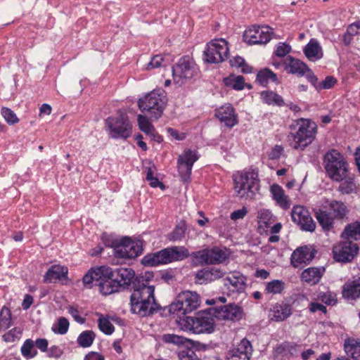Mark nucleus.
Returning a JSON list of instances; mask_svg holds the SVG:
<instances>
[{"instance_id":"1","label":"nucleus","mask_w":360,"mask_h":360,"mask_svg":"<svg viewBox=\"0 0 360 360\" xmlns=\"http://www.w3.org/2000/svg\"><path fill=\"white\" fill-rule=\"evenodd\" d=\"M148 277H141L136 280L133 292L130 296L131 311L141 317H146L156 314L162 307L156 302L153 285H149Z\"/></svg>"},{"instance_id":"2","label":"nucleus","mask_w":360,"mask_h":360,"mask_svg":"<svg viewBox=\"0 0 360 360\" xmlns=\"http://www.w3.org/2000/svg\"><path fill=\"white\" fill-rule=\"evenodd\" d=\"M214 319L225 320V305L210 307L195 316L179 317V324L184 330L195 334L211 333L214 330Z\"/></svg>"},{"instance_id":"3","label":"nucleus","mask_w":360,"mask_h":360,"mask_svg":"<svg viewBox=\"0 0 360 360\" xmlns=\"http://www.w3.org/2000/svg\"><path fill=\"white\" fill-rule=\"evenodd\" d=\"M290 132L288 135L289 146L295 149L304 150L311 144L317 134V125L310 119L298 118L289 125Z\"/></svg>"},{"instance_id":"4","label":"nucleus","mask_w":360,"mask_h":360,"mask_svg":"<svg viewBox=\"0 0 360 360\" xmlns=\"http://www.w3.org/2000/svg\"><path fill=\"white\" fill-rule=\"evenodd\" d=\"M325 210L316 208L314 210V216L322 229L330 231L334 228L335 221H342L347 219L349 210L346 204L338 200H325Z\"/></svg>"},{"instance_id":"5","label":"nucleus","mask_w":360,"mask_h":360,"mask_svg":"<svg viewBox=\"0 0 360 360\" xmlns=\"http://www.w3.org/2000/svg\"><path fill=\"white\" fill-rule=\"evenodd\" d=\"M233 191L237 197L245 200H255L259 193L260 180L258 172L253 169L237 171L232 175Z\"/></svg>"},{"instance_id":"6","label":"nucleus","mask_w":360,"mask_h":360,"mask_svg":"<svg viewBox=\"0 0 360 360\" xmlns=\"http://www.w3.org/2000/svg\"><path fill=\"white\" fill-rule=\"evenodd\" d=\"M109 266H101L92 268L84 276L82 281L86 288H91L93 286H98L101 293L108 295L119 292V283L115 281V278L109 274H105V269Z\"/></svg>"},{"instance_id":"7","label":"nucleus","mask_w":360,"mask_h":360,"mask_svg":"<svg viewBox=\"0 0 360 360\" xmlns=\"http://www.w3.org/2000/svg\"><path fill=\"white\" fill-rule=\"evenodd\" d=\"M189 255L188 249L184 246H171L146 255L141 259V264L144 266H158L181 261Z\"/></svg>"},{"instance_id":"8","label":"nucleus","mask_w":360,"mask_h":360,"mask_svg":"<svg viewBox=\"0 0 360 360\" xmlns=\"http://www.w3.org/2000/svg\"><path fill=\"white\" fill-rule=\"evenodd\" d=\"M167 103L166 92L162 89L151 91L138 101L140 110L148 115L152 120H158L162 117Z\"/></svg>"},{"instance_id":"9","label":"nucleus","mask_w":360,"mask_h":360,"mask_svg":"<svg viewBox=\"0 0 360 360\" xmlns=\"http://www.w3.org/2000/svg\"><path fill=\"white\" fill-rule=\"evenodd\" d=\"M326 174L332 181H341L349 172V163L344 155L336 149L328 150L323 158Z\"/></svg>"},{"instance_id":"10","label":"nucleus","mask_w":360,"mask_h":360,"mask_svg":"<svg viewBox=\"0 0 360 360\" xmlns=\"http://www.w3.org/2000/svg\"><path fill=\"white\" fill-rule=\"evenodd\" d=\"M200 304V296L195 292L186 290L179 293L175 300L167 307L170 314L180 313L186 315L195 310Z\"/></svg>"},{"instance_id":"11","label":"nucleus","mask_w":360,"mask_h":360,"mask_svg":"<svg viewBox=\"0 0 360 360\" xmlns=\"http://www.w3.org/2000/svg\"><path fill=\"white\" fill-rule=\"evenodd\" d=\"M109 135L112 139H127L131 134V124L128 116L120 113L117 117H109L105 120Z\"/></svg>"},{"instance_id":"12","label":"nucleus","mask_w":360,"mask_h":360,"mask_svg":"<svg viewBox=\"0 0 360 360\" xmlns=\"http://www.w3.org/2000/svg\"><path fill=\"white\" fill-rule=\"evenodd\" d=\"M197 73L195 63L188 57L184 56L172 66L174 82L181 86L191 79Z\"/></svg>"},{"instance_id":"13","label":"nucleus","mask_w":360,"mask_h":360,"mask_svg":"<svg viewBox=\"0 0 360 360\" xmlns=\"http://www.w3.org/2000/svg\"><path fill=\"white\" fill-rule=\"evenodd\" d=\"M225 39L217 38L207 43L202 55V60L205 64H219L224 60Z\"/></svg>"},{"instance_id":"14","label":"nucleus","mask_w":360,"mask_h":360,"mask_svg":"<svg viewBox=\"0 0 360 360\" xmlns=\"http://www.w3.org/2000/svg\"><path fill=\"white\" fill-rule=\"evenodd\" d=\"M142 251L141 240H133L131 238L125 236L120 239L113 255L117 258L133 259L140 255Z\"/></svg>"},{"instance_id":"15","label":"nucleus","mask_w":360,"mask_h":360,"mask_svg":"<svg viewBox=\"0 0 360 360\" xmlns=\"http://www.w3.org/2000/svg\"><path fill=\"white\" fill-rule=\"evenodd\" d=\"M105 274H110L115 278V281L119 283L120 289H129L134 288V283L136 279L141 277H148L147 274L136 276L135 271L131 268L119 267L105 269Z\"/></svg>"},{"instance_id":"16","label":"nucleus","mask_w":360,"mask_h":360,"mask_svg":"<svg viewBox=\"0 0 360 360\" xmlns=\"http://www.w3.org/2000/svg\"><path fill=\"white\" fill-rule=\"evenodd\" d=\"M359 245L351 240H344L333 248V259L340 263L351 262L358 255Z\"/></svg>"},{"instance_id":"17","label":"nucleus","mask_w":360,"mask_h":360,"mask_svg":"<svg viewBox=\"0 0 360 360\" xmlns=\"http://www.w3.org/2000/svg\"><path fill=\"white\" fill-rule=\"evenodd\" d=\"M199 159L197 152L186 149L177 159V167L180 178L184 182H189L193 164Z\"/></svg>"},{"instance_id":"18","label":"nucleus","mask_w":360,"mask_h":360,"mask_svg":"<svg viewBox=\"0 0 360 360\" xmlns=\"http://www.w3.org/2000/svg\"><path fill=\"white\" fill-rule=\"evenodd\" d=\"M191 255L200 265L219 264L225 260V253L217 246L193 252Z\"/></svg>"},{"instance_id":"19","label":"nucleus","mask_w":360,"mask_h":360,"mask_svg":"<svg viewBox=\"0 0 360 360\" xmlns=\"http://www.w3.org/2000/svg\"><path fill=\"white\" fill-rule=\"evenodd\" d=\"M292 220L302 231L314 232L316 229V223L313 220L309 210L304 206L295 205L291 212Z\"/></svg>"},{"instance_id":"20","label":"nucleus","mask_w":360,"mask_h":360,"mask_svg":"<svg viewBox=\"0 0 360 360\" xmlns=\"http://www.w3.org/2000/svg\"><path fill=\"white\" fill-rule=\"evenodd\" d=\"M243 39L248 44H265L271 39L267 27L252 25L243 33Z\"/></svg>"},{"instance_id":"21","label":"nucleus","mask_w":360,"mask_h":360,"mask_svg":"<svg viewBox=\"0 0 360 360\" xmlns=\"http://www.w3.org/2000/svg\"><path fill=\"white\" fill-rule=\"evenodd\" d=\"M317 250L309 245L297 248L291 255L290 262L294 267H298L300 264H309L315 257Z\"/></svg>"},{"instance_id":"22","label":"nucleus","mask_w":360,"mask_h":360,"mask_svg":"<svg viewBox=\"0 0 360 360\" xmlns=\"http://www.w3.org/2000/svg\"><path fill=\"white\" fill-rule=\"evenodd\" d=\"M226 281H229V284L226 283L228 292H226V296H233L235 294H240L245 290V278L241 275L239 272H233L226 276Z\"/></svg>"},{"instance_id":"23","label":"nucleus","mask_w":360,"mask_h":360,"mask_svg":"<svg viewBox=\"0 0 360 360\" xmlns=\"http://www.w3.org/2000/svg\"><path fill=\"white\" fill-rule=\"evenodd\" d=\"M292 313V309L291 304L281 302L272 305L269 310V316L271 321L281 322L290 317Z\"/></svg>"},{"instance_id":"24","label":"nucleus","mask_w":360,"mask_h":360,"mask_svg":"<svg viewBox=\"0 0 360 360\" xmlns=\"http://www.w3.org/2000/svg\"><path fill=\"white\" fill-rule=\"evenodd\" d=\"M223 272L215 267H205L198 270L195 274L194 281L195 283L202 285L221 278Z\"/></svg>"},{"instance_id":"25","label":"nucleus","mask_w":360,"mask_h":360,"mask_svg":"<svg viewBox=\"0 0 360 360\" xmlns=\"http://www.w3.org/2000/svg\"><path fill=\"white\" fill-rule=\"evenodd\" d=\"M345 356H340L334 360H360V340L348 338L344 342Z\"/></svg>"},{"instance_id":"26","label":"nucleus","mask_w":360,"mask_h":360,"mask_svg":"<svg viewBox=\"0 0 360 360\" xmlns=\"http://www.w3.org/2000/svg\"><path fill=\"white\" fill-rule=\"evenodd\" d=\"M297 345L290 342H283L278 345L274 349V360H290L297 354Z\"/></svg>"},{"instance_id":"27","label":"nucleus","mask_w":360,"mask_h":360,"mask_svg":"<svg viewBox=\"0 0 360 360\" xmlns=\"http://www.w3.org/2000/svg\"><path fill=\"white\" fill-rule=\"evenodd\" d=\"M68 269L60 264L51 265L44 276V283H56L57 281L68 280Z\"/></svg>"},{"instance_id":"28","label":"nucleus","mask_w":360,"mask_h":360,"mask_svg":"<svg viewBox=\"0 0 360 360\" xmlns=\"http://www.w3.org/2000/svg\"><path fill=\"white\" fill-rule=\"evenodd\" d=\"M339 182L340 184L337 188L338 191L342 195H351L356 194L359 190V184L356 181L355 176L349 172L346 174V177L341 181H335Z\"/></svg>"},{"instance_id":"29","label":"nucleus","mask_w":360,"mask_h":360,"mask_svg":"<svg viewBox=\"0 0 360 360\" xmlns=\"http://www.w3.org/2000/svg\"><path fill=\"white\" fill-rule=\"evenodd\" d=\"M285 70L290 74L298 77L304 75L307 65L299 59L291 56H288L284 61Z\"/></svg>"},{"instance_id":"30","label":"nucleus","mask_w":360,"mask_h":360,"mask_svg":"<svg viewBox=\"0 0 360 360\" xmlns=\"http://www.w3.org/2000/svg\"><path fill=\"white\" fill-rule=\"evenodd\" d=\"M324 267H309L301 274V280L310 285L317 284L324 274Z\"/></svg>"},{"instance_id":"31","label":"nucleus","mask_w":360,"mask_h":360,"mask_svg":"<svg viewBox=\"0 0 360 360\" xmlns=\"http://www.w3.org/2000/svg\"><path fill=\"white\" fill-rule=\"evenodd\" d=\"M342 294L347 300H355L360 297V278L346 282L342 286Z\"/></svg>"},{"instance_id":"32","label":"nucleus","mask_w":360,"mask_h":360,"mask_svg":"<svg viewBox=\"0 0 360 360\" xmlns=\"http://www.w3.org/2000/svg\"><path fill=\"white\" fill-rule=\"evenodd\" d=\"M270 81L276 84H280L277 75L271 69L264 68L258 71L255 79L257 84L262 87H267Z\"/></svg>"},{"instance_id":"33","label":"nucleus","mask_w":360,"mask_h":360,"mask_svg":"<svg viewBox=\"0 0 360 360\" xmlns=\"http://www.w3.org/2000/svg\"><path fill=\"white\" fill-rule=\"evenodd\" d=\"M303 51L306 57L311 61L321 59L323 55L319 42L314 39H311L304 46Z\"/></svg>"},{"instance_id":"34","label":"nucleus","mask_w":360,"mask_h":360,"mask_svg":"<svg viewBox=\"0 0 360 360\" xmlns=\"http://www.w3.org/2000/svg\"><path fill=\"white\" fill-rule=\"evenodd\" d=\"M260 98L262 101L269 105H275L283 107L285 103L283 97L276 92L271 90H265L260 92Z\"/></svg>"},{"instance_id":"35","label":"nucleus","mask_w":360,"mask_h":360,"mask_svg":"<svg viewBox=\"0 0 360 360\" xmlns=\"http://www.w3.org/2000/svg\"><path fill=\"white\" fill-rule=\"evenodd\" d=\"M341 236L345 238L346 240H350L351 239L360 240V221H355L347 224Z\"/></svg>"},{"instance_id":"36","label":"nucleus","mask_w":360,"mask_h":360,"mask_svg":"<svg viewBox=\"0 0 360 360\" xmlns=\"http://www.w3.org/2000/svg\"><path fill=\"white\" fill-rule=\"evenodd\" d=\"M252 351L251 342L248 339L243 338L240 340L237 348L231 352L234 354H238V356L242 357L243 360H250Z\"/></svg>"},{"instance_id":"37","label":"nucleus","mask_w":360,"mask_h":360,"mask_svg":"<svg viewBox=\"0 0 360 360\" xmlns=\"http://www.w3.org/2000/svg\"><path fill=\"white\" fill-rule=\"evenodd\" d=\"M244 316V310L241 306L235 303L226 304V320L233 322L240 321Z\"/></svg>"},{"instance_id":"38","label":"nucleus","mask_w":360,"mask_h":360,"mask_svg":"<svg viewBox=\"0 0 360 360\" xmlns=\"http://www.w3.org/2000/svg\"><path fill=\"white\" fill-rule=\"evenodd\" d=\"M271 193L272 194L273 199L275 200L280 206L283 208L289 207V202L288 197L285 195L283 188L278 184H273L271 186Z\"/></svg>"},{"instance_id":"39","label":"nucleus","mask_w":360,"mask_h":360,"mask_svg":"<svg viewBox=\"0 0 360 360\" xmlns=\"http://www.w3.org/2000/svg\"><path fill=\"white\" fill-rule=\"evenodd\" d=\"M231 68H240V72L243 74H249L252 72L253 68L249 65L245 59L239 56L233 57L229 60Z\"/></svg>"},{"instance_id":"40","label":"nucleus","mask_w":360,"mask_h":360,"mask_svg":"<svg viewBox=\"0 0 360 360\" xmlns=\"http://www.w3.org/2000/svg\"><path fill=\"white\" fill-rule=\"evenodd\" d=\"M162 341L168 345H173L178 347L184 345L191 340L181 335L173 333H166L162 336Z\"/></svg>"},{"instance_id":"41","label":"nucleus","mask_w":360,"mask_h":360,"mask_svg":"<svg viewBox=\"0 0 360 360\" xmlns=\"http://www.w3.org/2000/svg\"><path fill=\"white\" fill-rule=\"evenodd\" d=\"M96 338V333L93 330H84L82 332L77 339L79 346L83 348L89 347Z\"/></svg>"},{"instance_id":"42","label":"nucleus","mask_w":360,"mask_h":360,"mask_svg":"<svg viewBox=\"0 0 360 360\" xmlns=\"http://www.w3.org/2000/svg\"><path fill=\"white\" fill-rule=\"evenodd\" d=\"M285 288V282L281 280L275 279L266 283L264 292L271 295L281 294Z\"/></svg>"},{"instance_id":"43","label":"nucleus","mask_w":360,"mask_h":360,"mask_svg":"<svg viewBox=\"0 0 360 360\" xmlns=\"http://www.w3.org/2000/svg\"><path fill=\"white\" fill-rule=\"evenodd\" d=\"M97 315L99 316L98 326L100 330L108 335L112 334L115 330V327L110 323L109 319L104 317L102 314L98 313Z\"/></svg>"},{"instance_id":"44","label":"nucleus","mask_w":360,"mask_h":360,"mask_svg":"<svg viewBox=\"0 0 360 360\" xmlns=\"http://www.w3.org/2000/svg\"><path fill=\"white\" fill-rule=\"evenodd\" d=\"M233 75L226 77V86H231L236 91H241L245 88V78L242 75H238L232 78Z\"/></svg>"},{"instance_id":"45","label":"nucleus","mask_w":360,"mask_h":360,"mask_svg":"<svg viewBox=\"0 0 360 360\" xmlns=\"http://www.w3.org/2000/svg\"><path fill=\"white\" fill-rule=\"evenodd\" d=\"M316 300L329 306H335L337 304L335 293L330 290L318 292Z\"/></svg>"},{"instance_id":"46","label":"nucleus","mask_w":360,"mask_h":360,"mask_svg":"<svg viewBox=\"0 0 360 360\" xmlns=\"http://www.w3.org/2000/svg\"><path fill=\"white\" fill-rule=\"evenodd\" d=\"M34 342L32 340H26L21 347L22 355L27 359L34 357L37 354V351L34 349Z\"/></svg>"},{"instance_id":"47","label":"nucleus","mask_w":360,"mask_h":360,"mask_svg":"<svg viewBox=\"0 0 360 360\" xmlns=\"http://www.w3.org/2000/svg\"><path fill=\"white\" fill-rule=\"evenodd\" d=\"M186 231V226L184 221H181L179 223L170 233L169 239L172 241H179L181 240L182 238L185 236V233Z\"/></svg>"},{"instance_id":"48","label":"nucleus","mask_w":360,"mask_h":360,"mask_svg":"<svg viewBox=\"0 0 360 360\" xmlns=\"http://www.w3.org/2000/svg\"><path fill=\"white\" fill-rule=\"evenodd\" d=\"M238 123V116L231 104L226 105V127L232 128Z\"/></svg>"},{"instance_id":"49","label":"nucleus","mask_w":360,"mask_h":360,"mask_svg":"<svg viewBox=\"0 0 360 360\" xmlns=\"http://www.w3.org/2000/svg\"><path fill=\"white\" fill-rule=\"evenodd\" d=\"M69 325V321L66 318L60 317L58 322L53 325L51 329L56 334L64 335L68 332Z\"/></svg>"},{"instance_id":"50","label":"nucleus","mask_w":360,"mask_h":360,"mask_svg":"<svg viewBox=\"0 0 360 360\" xmlns=\"http://www.w3.org/2000/svg\"><path fill=\"white\" fill-rule=\"evenodd\" d=\"M138 123L139 129L146 133H153L154 131V127L148 121V118L146 115H138L137 116Z\"/></svg>"},{"instance_id":"51","label":"nucleus","mask_w":360,"mask_h":360,"mask_svg":"<svg viewBox=\"0 0 360 360\" xmlns=\"http://www.w3.org/2000/svg\"><path fill=\"white\" fill-rule=\"evenodd\" d=\"M1 114L6 122L10 125H13L19 122L16 114L9 108L2 107Z\"/></svg>"},{"instance_id":"52","label":"nucleus","mask_w":360,"mask_h":360,"mask_svg":"<svg viewBox=\"0 0 360 360\" xmlns=\"http://www.w3.org/2000/svg\"><path fill=\"white\" fill-rule=\"evenodd\" d=\"M179 360H200L195 352L190 348H184L177 354Z\"/></svg>"},{"instance_id":"53","label":"nucleus","mask_w":360,"mask_h":360,"mask_svg":"<svg viewBox=\"0 0 360 360\" xmlns=\"http://www.w3.org/2000/svg\"><path fill=\"white\" fill-rule=\"evenodd\" d=\"M11 323V311L4 307L0 311V327L8 328Z\"/></svg>"},{"instance_id":"54","label":"nucleus","mask_w":360,"mask_h":360,"mask_svg":"<svg viewBox=\"0 0 360 360\" xmlns=\"http://www.w3.org/2000/svg\"><path fill=\"white\" fill-rule=\"evenodd\" d=\"M22 334V330L19 328H14L9 330L7 333L4 335L3 338L6 342H12L15 340L20 339Z\"/></svg>"},{"instance_id":"55","label":"nucleus","mask_w":360,"mask_h":360,"mask_svg":"<svg viewBox=\"0 0 360 360\" xmlns=\"http://www.w3.org/2000/svg\"><path fill=\"white\" fill-rule=\"evenodd\" d=\"M291 51V46L286 44L280 42L276 46L274 54L278 57H285Z\"/></svg>"},{"instance_id":"56","label":"nucleus","mask_w":360,"mask_h":360,"mask_svg":"<svg viewBox=\"0 0 360 360\" xmlns=\"http://www.w3.org/2000/svg\"><path fill=\"white\" fill-rule=\"evenodd\" d=\"M163 61V58L160 55H156L153 56L150 61L146 65V70H151L154 68H160L162 65V63Z\"/></svg>"},{"instance_id":"57","label":"nucleus","mask_w":360,"mask_h":360,"mask_svg":"<svg viewBox=\"0 0 360 360\" xmlns=\"http://www.w3.org/2000/svg\"><path fill=\"white\" fill-rule=\"evenodd\" d=\"M337 83V79L333 76H327L324 80L320 83V91L322 89H329L334 86Z\"/></svg>"},{"instance_id":"58","label":"nucleus","mask_w":360,"mask_h":360,"mask_svg":"<svg viewBox=\"0 0 360 360\" xmlns=\"http://www.w3.org/2000/svg\"><path fill=\"white\" fill-rule=\"evenodd\" d=\"M283 148L280 145H276L269 154L271 160H278L283 153Z\"/></svg>"},{"instance_id":"59","label":"nucleus","mask_w":360,"mask_h":360,"mask_svg":"<svg viewBox=\"0 0 360 360\" xmlns=\"http://www.w3.org/2000/svg\"><path fill=\"white\" fill-rule=\"evenodd\" d=\"M47 352L49 357L58 359L62 356L63 350L60 347L53 345L48 349Z\"/></svg>"},{"instance_id":"60","label":"nucleus","mask_w":360,"mask_h":360,"mask_svg":"<svg viewBox=\"0 0 360 360\" xmlns=\"http://www.w3.org/2000/svg\"><path fill=\"white\" fill-rule=\"evenodd\" d=\"M102 240L107 247L112 248L113 253L115 252V246H117L119 243L120 239H114L110 238L109 236L106 234H103L102 236Z\"/></svg>"},{"instance_id":"61","label":"nucleus","mask_w":360,"mask_h":360,"mask_svg":"<svg viewBox=\"0 0 360 360\" xmlns=\"http://www.w3.org/2000/svg\"><path fill=\"white\" fill-rule=\"evenodd\" d=\"M309 309L311 313H315L317 311H320L323 314L327 313V309H326V306H324L323 304H322L321 303L315 302H311L309 304Z\"/></svg>"},{"instance_id":"62","label":"nucleus","mask_w":360,"mask_h":360,"mask_svg":"<svg viewBox=\"0 0 360 360\" xmlns=\"http://www.w3.org/2000/svg\"><path fill=\"white\" fill-rule=\"evenodd\" d=\"M247 208L245 207H243L242 209L233 211L231 214L230 217L232 220L236 221L238 219H243L245 216L247 214Z\"/></svg>"},{"instance_id":"63","label":"nucleus","mask_w":360,"mask_h":360,"mask_svg":"<svg viewBox=\"0 0 360 360\" xmlns=\"http://www.w3.org/2000/svg\"><path fill=\"white\" fill-rule=\"evenodd\" d=\"M68 312L69 314L74 318V319L80 323H83L84 322V319L81 317L79 315V312L77 310V309L75 308L72 306H70L68 307Z\"/></svg>"},{"instance_id":"64","label":"nucleus","mask_w":360,"mask_h":360,"mask_svg":"<svg viewBox=\"0 0 360 360\" xmlns=\"http://www.w3.org/2000/svg\"><path fill=\"white\" fill-rule=\"evenodd\" d=\"M346 31L352 37L358 35L360 34V24L352 23L347 27Z\"/></svg>"}]
</instances>
